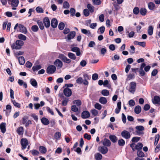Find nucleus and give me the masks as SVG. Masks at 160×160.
I'll use <instances>...</instances> for the list:
<instances>
[{
  "label": "nucleus",
  "instance_id": "nucleus-1",
  "mask_svg": "<svg viewBox=\"0 0 160 160\" xmlns=\"http://www.w3.org/2000/svg\"><path fill=\"white\" fill-rule=\"evenodd\" d=\"M23 42L21 40H17L15 43H13L11 45V47L12 49H20L22 46L23 45Z\"/></svg>",
  "mask_w": 160,
  "mask_h": 160
},
{
  "label": "nucleus",
  "instance_id": "nucleus-2",
  "mask_svg": "<svg viewBox=\"0 0 160 160\" xmlns=\"http://www.w3.org/2000/svg\"><path fill=\"white\" fill-rule=\"evenodd\" d=\"M136 83L135 82H132L130 83L129 91L132 93H134L136 90Z\"/></svg>",
  "mask_w": 160,
  "mask_h": 160
},
{
  "label": "nucleus",
  "instance_id": "nucleus-3",
  "mask_svg": "<svg viewBox=\"0 0 160 160\" xmlns=\"http://www.w3.org/2000/svg\"><path fill=\"white\" fill-rule=\"evenodd\" d=\"M56 67L54 65H50L49 66L47 69V72L48 74H52L54 73L56 71Z\"/></svg>",
  "mask_w": 160,
  "mask_h": 160
},
{
  "label": "nucleus",
  "instance_id": "nucleus-4",
  "mask_svg": "<svg viewBox=\"0 0 160 160\" xmlns=\"http://www.w3.org/2000/svg\"><path fill=\"white\" fill-rule=\"evenodd\" d=\"M58 58L61 59L63 62L68 64L70 63L71 62L70 59L67 58L63 54H60L58 56Z\"/></svg>",
  "mask_w": 160,
  "mask_h": 160
},
{
  "label": "nucleus",
  "instance_id": "nucleus-5",
  "mask_svg": "<svg viewBox=\"0 0 160 160\" xmlns=\"http://www.w3.org/2000/svg\"><path fill=\"white\" fill-rule=\"evenodd\" d=\"M21 144L22 146V149H25L28 144V141L26 138H22L21 140Z\"/></svg>",
  "mask_w": 160,
  "mask_h": 160
},
{
  "label": "nucleus",
  "instance_id": "nucleus-6",
  "mask_svg": "<svg viewBox=\"0 0 160 160\" xmlns=\"http://www.w3.org/2000/svg\"><path fill=\"white\" fill-rule=\"evenodd\" d=\"M122 136L126 139H128L131 137V134L130 133L126 130L122 131L121 133Z\"/></svg>",
  "mask_w": 160,
  "mask_h": 160
},
{
  "label": "nucleus",
  "instance_id": "nucleus-7",
  "mask_svg": "<svg viewBox=\"0 0 160 160\" xmlns=\"http://www.w3.org/2000/svg\"><path fill=\"white\" fill-rule=\"evenodd\" d=\"M83 77L84 78L83 80V84L84 85H88L89 83L88 80H89L91 79V77L88 75L87 74H84L83 75Z\"/></svg>",
  "mask_w": 160,
  "mask_h": 160
},
{
  "label": "nucleus",
  "instance_id": "nucleus-8",
  "mask_svg": "<svg viewBox=\"0 0 160 160\" xmlns=\"http://www.w3.org/2000/svg\"><path fill=\"white\" fill-rule=\"evenodd\" d=\"M98 151L101 153L104 154L107 153L108 149V148L105 146H100L98 147Z\"/></svg>",
  "mask_w": 160,
  "mask_h": 160
},
{
  "label": "nucleus",
  "instance_id": "nucleus-9",
  "mask_svg": "<svg viewBox=\"0 0 160 160\" xmlns=\"http://www.w3.org/2000/svg\"><path fill=\"white\" fill-rule=\"evenodd\" d=\"M101 142L103 146L106 147H109L111 145L110 141L106 138H105L103 140H102L101 141Z\"/></svg>",
  "mask_w": 160,
  "mask_h": 160
},
{
  "label": "nucleus",
  "instance_id": "nucleus-10",
  "mask_svg": "<svg viewBox=\"0 0 160 160\" xmlns=\"http://www.w3.org/2000/svg\"><path fill=\"white\" fill-rule=\"evenodd\" d=\"M63 93L66 97H70L72 94V91L71 89L68 88H65L63 90Z\"/></svg>",
  "mask_w": 160,
  "mask_h": 160
},
{
  "label": "nucleus",
  "instance_id": "nucleus-11",
  "mask_svg": "<svg viewBox=\"0 0 160 160\" xmlns=\"http://www.w3.org/2000/svg\"><path fill=\"white\" fill-rule=\"evenodd\" d=\"M137 130L136 131V133L138 135H140L142 133V131L144 129V127L142 126H137L135 127Z\"/></svg>",
  "mask_w": 160,
  "mask_h": 160
},
{
  "label": "nucleus",
  "instance_id": "nucleus-12",
  "mask_svg": "<svg viewBox=\"0 0 160 160\" xmlns=\"http://www.w3.org/2000/svg\"><path fill=\"white\" fill-rule=\"evenodd\" d=\"M54 64L58 68H61L63 65L62 62L59 59H56L54 61Z\"/></svg>",
  "mask_w": 160,
  "mask_h": 160
},
{
  "label": "nucleus",
  "instance_id": "nucleus-13",
  "mask_svg": "<svg viewBox=\"0 0 160 160\" xmlns=\"http://www.w3.org/2000/svg\"><path fill=\"white\" fill-rule=\"evenodd\" d=\"M152 101L153 104L160 105V98L159 96H155Z\"/></svg>",
  "mask_w": 160,
  "mask_h": 160
},
{
  "label": "nucleus",
  "instance_id": "nucleus-14",
  "mask_svg": "<svg viewBox=\"0 0 160 160\" xmlns=\"http://www.w3.org/2000/svg\"><path fill=\"white\" fill-rule=\"evenodd\" d=\"M19 28V30L20 32L24 34H26L27 32V30L25 27L23 25L19 24L18 26Z\"/></svg>",
  "mask_w": 160,
  "mask_h": 160
},
{
  "label": "nucleus",
  "instance_id": "nucleus-15",
  "mask_svg": "<svg viewBox=\"0 0 160 160\" xmlns=\"http://www.w3.org/2000/svg\"><path fill=\"white\" fill-rule=\"evenodd\" d=\"M45 26L46 28H48L50 26V21L48 17H45L43 20Z\"/></svg>",
  "mask_w": 160,
  "mask_h": 160
},
{
  "label": "nucleus",
  "instance_id": "nucleus-16",
  "mask_svg": "<svg viewBox=\"0 0 160 160\" xmlns=\"http://www.w3.org/2000/svg\"><path fill=\"white\" fill-rule=\"evenodd\" d=\"M90 116V113L88 111H84L82 113L81 117L82 118L86 119L89 117Z\"/></svg>",
  "mask_w": 160,
  "mask_h": 160
},
{
  "label": "nucleus",
  "instance_id": "nucleus-17",
  "mask_svg": "<svg viewBox=\"0 0 160 160\" xmlns=\"http://www.w3.org/2000/svg\"><path fill=\"white\" fill-rule=\"evenodd\" d=\"M71 51L73 52H76L77 56H79L81 54L80 49L78 47H74L72 48Z\"/></svg>",
  "mask_w": 160,
  "mask_h": 160
},
{
  "label": "nucleus",
  "instance_id": "nucleus-18",
  "mask_svg": "<svg viewBox=\"0 0 160 160\" xmlns=\"http://www.w3.org/2000/svg\"><path fill=\"white\" fill-rule=\"evenodd\" d=\"M76 32L75 31L71 32L67 35V39L68 40L73 38L75 36Z\"/></svg>",
  "mask_w": 160,
  "mask_h": 160
},
{
  "label": "nucleus",
  "instance_id": "nucleus-19",
  "mask_svg": "<svg viewBox=\"0 0 160 160\" xmlns=\"http://www.w3.org/2000/svg\"><path fill=\"white\" fill-rule=\"evenodd\" d=\"M51 26L53 28H56L58 25V21L55 18H53L52 19L51 22Z\"/></svg>",
  "mask_w": 160,
  "mask_h": 160
},
{
  "label": "nucleus",
  "instance_id": "nucleus-20",
  "mask_svg": "<svg viewBox=\"0 0 160 160\" xmlns=\"http://www.w3.org/2000/svg\"><path fill=\"white\" fill-rule=\"evenodd\" d=\"M6 123L3 122L1 123L0 125V129L3 133H4L6 131Z\"/></svg>",
  "mask_w": 160,
  "mask_h": 160
},
{
  "label": "nucleus",
  "instance_id": "nucleus-21",
  "mask_svg": "<svg viewBox=\"0 0 160 160\" xmlns=\"http://www.w3.org/2000/svg\"><path fill=\"white\" fill-rule=\"evenodd\" d=\"M81 32L88 36H91V32L90 30H87L85 29H82L81 30Z\"/></svg>",
  "mask_w": 160,
  "mask_h": 160
},
{
  "label": "nucleus",
  "instance_id": "nucleus-22",
  "mask_svg": "<svg viewBox=\"0 0 160 160\" xmlns=\"http://www.w3.org/2000/svg\"><path fill=\"white\" fill-rule=\"evenodd\" d=\"M41 121L42 123L45 125H48L49 123V120L45 118H42L41 119Z\"/></svg>",
  "mask_w": 160,
  "mask_h": 160
},
{
  "label": "nucleus",
  "instance_id": "nucleus-23",
  "mask_svg": "<svg viewBox=\"0 0 160 160\" xmlns=\"http://www.w3.org/2000/svg\"><path fill=\"white\" fill-rule=\"evenodd\" d=\"M30 82L32 86L35 87L37 88L38 86V83L33 78L31 79Z\"/></svg>",
  "mask_w": 160,
  "mask_h": 160
},
{
  "label": "nucleus",
  "instance_id": "nucleus-24",
  "mask_svg": "<svg viewBox=\"0 0 160 160\" xmlns=\"http://www.w3.org/2000/svg\"><path fill=\"white\" fill-rule=\"evenodd\" d=\"M153 28L152 26H149L148 29V34L151 36L153 34Z\"/></svg>",
  "mask_w": 160,
  "mask_h": 160
},
{
  "label": "nucleus",
  "instance_id": "nucleus-25",
  "mask_svg": "<svg viewBox=\"0 0 160 160\" xmlns=\"http://www.w3.org/2000/svg\"><path fill=\"white\" fill-rule=\"evenodd\" d=\"M109 138L110 140L113 143L116 142L118 140L117 137L114 135H110Z\"/></svg>",
  "mask_w": 160,
  "mask_h": 160
},
{
  "label": "nucleus",
  "instance_id": "nucleus-26",
  "mask_svg": "<svg viewBox=\"0 0 160 160\" xmlns=\"http://www.w3.org/2000/svg\"><path fill=\"white\" fill-rule=\"evenodd\" d=\"M17 132L19 135H23L24 132L23 128L22 127H20L17 128Z\"/></svg>",
  "mask_w": 160,
  "mask_h": 160
},
{
  "label": "nucleus",
  "instance_id": "nucleus-27",
  "mask_svg": "<svg viewBox=\"0 0 160 160\" xmlns=\"http://www.w3.org/2000/svg\"><path fill=\"white\" fill-rule=\"evenodd\" d=\"M134 44L143 47H144L146 45V43L144 42H139L137 41H135L134 42Z\"/></svg>",
  "mask_w": 160,
  "mask_h": 160
},
{
  "label": "nucleus",
  "instance_id": "nucleus-28",
  "mask_svg": "<svg viewBox=\"0 0 160 160\" xmlns=\"http://www.w3.org/2000/svg\"><path fill=\"white\" fill-rule=\"evenodd\" d=\"M99 102L101 104H105L107 103V101L106 98L104 97H101L99 99Z\"/></svg>",
  "mask_w": 160,
  "mask_h": 160
},
{
  "label": "nucleus",
  "instance_id": "nucleus-29",
  "mask_svg": "<svg viewBox=\"0 0 160 160\" xmlns=\"http://www.w3.org/2000/svg\"><path fill=\"white\" fill-rule=\"evenodd\" d=\"M141 108L139 105L136 106L134 108V112L136 114H139L141 112Z\"/></svg>",
  "mask_w": 160,
  "mask_h": 160
},
{
  "label": "nucleus",
  "instance_id": "nucleus-30",
  "mask_svg": "<svg viewBox=\"0 0 160 160\" xmlns=\"http://www.w3.org/2000/svg\"><path fill=\"white\" fill-rule=\"evenodd\" d=\"M96 160H101L102 158V155L99 153H97L94 155Z\"/></svg>",
  "mask_w": 160,
  "mask_h": 160
},
{
  "label": "nucleus",
  "instance_id": "nucleus-31",
  "mask_svg": "<svg viewBox=\"0 0 160 160\" xmlns=\"http://www.w3.org/2000/svg\"><path fill=\"white\" fill-rule=\"evenodd\" d=\"M68 56L71 59L75 60L76 58V57L74 54L69 52L68 53Z\"/></svg>",
  "mask_w": 160,
  "mask_h": 160
},
{
  "label": "nucleus",
  "instance_id": "nucleus-32",
  "mask_svg": "<svg viewBox=\"0 0 160 160\" xmlns=\"http://www.w3.org/2000/svg\"><path fill=\"white\" fill-rule=\"evenodd\" d=\"M39 149L40 152L42 153L45 154L47 152L46 148L42 146H40Z\"/></svg>",
  "mask_w": 160,
  "mask_h": 160
},
{
  "label": "nucleus",
  "instance_id": "nucleus-33",
  "mask_svg": "<svg viewBox=\"0 0 160 160\" xmlns=\"http://www.w3.org/2000/svg\"><path fill=\"white\" fill-rule=\"evenodd\" d=\"M19 3L18 0H13L11 2V5L13 7H17Z\"/></svg>",
  "mask_w": 160,
  "mask_h": 160
},
{
  "label": "nucleus",
  "instance_id": "nucleus-34",
  "mask_svg": "<svg viewBox=\"0 0 160 160\" xmlns=\"http://www.w3.org/2000/svg\"><path fill=\"white\" fill-rule=\"evenodd\" d=\"M18 61L19 63L21 65H23L25 62V59L23 56L20 57L18 58Z\"/></svg>",
  "mask_w": 160,
  "mask_h": 160
},
{
  "label": "nucleus",
  "instance_id": "nucleus-35",
  "mask_svg": "<svg viewBox=\"0 0 160 160\" xmlns=\"http://www.w3.org/2000/svg\"><path fill=\"white\" fill-rule=\"evenodd\" d=\"M142 144L141 142H139L136 145L135 149L138 150V151L142 149Z\"/></svg>",
  "mask_w": 160,
  "mask_h": 160
},
{
  "label": "nucleus",
  "instance_id": "nucleus-36",
  "mask_svg": "<svg viewBox=\"0 0 160 160\" xmlns=\"http://www.w3.org/2000/svg\"><path fill=\"white\" fill-rule=\"evenodd\" d=\"M87 8L88 9L89 11L91 12H92L94 11V7L90 4H88L87 5Z\"/></svg>",
  "mask_w": 160,
  "mask_h": 160
},
{
  "label": "nucleus",
  "instance_id": "nucleus-37",
  "mask_svg": "<svg viewBox=\"0 0 160 160\" xmlns=\"http://www.w3.org/2000/svg\"><path fill=\"white\" fill-rule=\"evenodd\" d=\"M30 152L31 153L32 155L33 156H38L39 154V152L38 150L35 149L30 150Z\"/></svg>",
  "mask_w": 160,
  "mask_h": 160
},
{
  "label": "nucleus",
  "instance_id": "nucleus-38",
  "mask_svg": "<svg viewBox=\"0 0 160 160\" xmlns=\"http://www.w3.org/2000/svg\"><path fill=\"white\" fill-rule=\"evenodd\" d=\"M147 10L144 8H141L140 10V14L142 16H145L147 13Z\"/></svg>",
  "mask_w": 160,
  "mask_h": 160
},
{
  "label": "nucleus",
  "instance_id": "nucleus-39",
  "mask_svg": "<svg viewBox=\"0 0 160 160\" xmlns=\"http://www.w3.org/2000/svg\"><path fill=\"white\" fill-rule=\"evenodd\" d=\"M102 94L104 96H108L109 95V91L106 89H103L102 91Z\"/></svg>",
  "mask_w": 160,
  "mask_h": 160
},
{
  "label": "nucleus",
  "instance_id": "nucleus-40",
  "mask_svg": "<svg viewBox=\"0 0 160 160\" xmlns=\"http://www.w3.org/2000/svg\"><path fill=\"white\" fill-rule=\"evenodd\" d=\"M41 68V66L40 65H36L34 66L32 68V69L33 71H35L38 70Z\"/></svg>",
  "mask_w": 160,
  "mask_h": 160
},
{
  "label": "nucleus",
  "instance_id": "nucleus-41",
  "mask_svg": "<svg viewBox=\"0 0 160 160\" xmlns=\"http://www.w3.org/2000/svg\"><path fill=\"white\" fill-rule=\"evenodd\" d=\"M148 6L149 9L151 10H153L155 7V5L154 3L152 2L149 3Z\"/></svg>",
  "mask_w": 160,
  "mask_h": 160
},
{
  "label": "nucleus",
  "instance_id": "nucleus-42",
  "mask_svg": "<svg viewBox=\"0 0 160 160\" xmlns=\"http://www.w3.org/2000/svg\"><path fill=\"white\" fill-rule=\"evenodd\" d=\"M37 23L40 29L41 30H43L44 28V27L42 21L40 20H38L37 21Z\"/></svg>",
  "mask_w": 160,
  "mask_h": 160
},
{
  "label": "nucleus",
  "instance_id": "nucleus-43",
  "mask_svg": "<svg viewBox=\"0 0 160 160\" xmlns=\"http://www.w3.org/2000/svg\"><path fill=\"white\" fill-rule=\"evenodd\" d=\"M137 155L138 157L141 158L144 157L145 155L144 153L141 150L138 151L137 152Z\"/></svg>",
  "mask_w": 160,
  "mask_h": 160
},
{
  "label": "nucleus",
  "instance_id": "nucleus-44",
  "mask_svg": "<svg viewBox=\"0 0 160 160\" xmlns=\"http://www.w3.org/2000/svg\"><path fill=\"white\" fill-rule=\"evenodd\" d=\"M160 135L158 134L155 136V139L154 143V145L156 146L158 143V141L159 139Z\"/></svg>",
  "mask_w": 160,
  "mask_h": 160
},
{
  "label": "nucleus",
  "instance_id": "nucleus-45",
  "mask_svg": "<svg viewBox=\"0 0 160 160\" xmlns=\"http://www.w3.org/2000/svg\"><path fill=\"white\" fill-rule=\"evenodd\" d=\"M76 82L78 84H83V80L82 77H79L76 80Z\"/></svg>",
  "mask_w": 160,
  "mask_h": 160
},
{
  "label": "nucleus",
  "instance_id": "nucleus-46",
  "mask_svg": "<svg viewBox=\"0 0 160 160\" xmlns=\"http://www.w3.org/2000/svg\"><path fill=\"white\" fill-rule=\"evenodd\" d=\"M118 143L119 146H123L125 144V142L124 140L122 139L118 140Z\"/></svg>",
  "mask_w": 160,
  "mask_h": 160
},
{
  "label": "nucleus",
  "instance_id": "nucleus-47",
  "mask_svg": "<svg viewBox=\"0 0 160 160\" xmlns=\"http://www.w3.org/2000/svg\"><path fill=\"white\" fill-rule=\"evenodd\" d=\"M31 30L34 32H37L38 30V28L36 25H33L31 28Z\"/></svg>",
  "mask_w": 160,
  "mask_h": 160
},
{
  "label": "nucleus",
  "instance_id": "nucleus-48",
  "mask_svg": "<svg viewBox=\"0 0 160 160\" xmlns=\"http://www.w3.org/2000/svg\"><path fill=\"white\" fill-rule=\"evenodd\" d=\"M92 2L94 5H98L102 3L101 0H92Z\"/></svg>",
  "mask_w": 160,
  "mask_h": 160
},
{
  "label": "nucleus",
  "instance_id": "nucleus-49",
  "mask_svg": "<svg viewBox=\"0 0 160 160\" xmlns=\"http://www.w3.org/2000/svg\"><path fill=\"white\" fill-rule=\"evenodd\" d=\"M140 11L139 8L138 7H135L133 10V13L135 15H137L138 14Z\"/></svg>",
  "mask_w": 160,
  "mask_h": 160
},
{
  "label": "nucleus",
  "instance_id": "nucleus-50",
  "mask_svg": "<svg viewBox=\"0 0 160 160\" xmlns=\"http://www.w3.org/2000/svg\"><path fill=\"white\" fill-rule=\"evenodd\" d=\"M73 103L76 104L77 106H80L82 104L81 101L80 100H74L73 101Z\"/></svg>",
  "mask_w": 160,
  "mask_h": 160
},
{
  "label": "nucleus",
  "instance_id": "nucleus-51",
  "mask_svg": "<svg viewBox=\"0 0 160 160\" xmlns=\"http://www.w3.org/2000/svg\"><path fill=\"white\" fill-rule=\"evenodd\" d=\"M70 7V5L69 3L67 2H64L63 3V8H69Z\"/></svg>",
  "mask_w": 160,
  "mask_h": 160
},
{
  "label": "nucleus",
  "instance_id": "nucleus-52",
  "mask_svg": "<svg viewBox=\"0 0 160 160\" xmlns=\"http://www.w3.org/2000/svg\"><path fill=\"white\" fill-rule=\"evenodd\" d=\"M18 38L19 39L23 40H25L27 38V37L21 34H19L18 35Z\"/></svg>",
  "mask_w": 160,
  "mask_h": 160
},
{
  "label": "nucleus",
  "instance_id": "nucleus-53",
  "mask_svg": "<svg viewBox=\"0 0 160 160\" xmlns=\"http://www.w3.org/2000/svg\"><path fill=\"white\" fill-rule=\"evenodd\" d=\"M12 102L15 107L19 108L21 107L20 104L16 102L15 100H12Z\"/></svg>",
  "mask_w": 160,
  "mask_h": 160
},
{
  "label": "nucleus",
  "instance_id": "nucleus-54",
  "mask_svg": "<svg viewBox=\"0 0 160 160\" xmlns=\"http://www.w3.org/2000/svg\"><path fill=\"white\" fill-rule=\"evenodd\" d=\"M92 114L94 116H97L98 114V112L95 109H92L91 110Z\"/></svg>",
  "mask_w": 160,
  "mask_h": 160
},
{
  "label": "nucleus",
  "instance_id": "nucleus-55",
  "mask_svg": "<svg viewBox=\"0 0 160 160\" xmlns=\"http://www.w3.org/2000/svg\"><path fill=\"white\" fill-rule=\"evenodd\" d=\"M36 10L37 12L38 13H41L43 12V9L40 7H37L36 9Z\"/></svg>",
  "mask_w": 160,
  "mask_h": 160
},
{
  "label": "nucleus",
  "instance_id": "nucleus-56",
  "mask_svg": "<svg viewBox=\"0 0 160 160\" xmlns=\"http://www.w3.org/2000/svg\"><path fill=\"white\" fill-rule=\"evenodd\" d=\"M58 27L60 30H63L65 27L64 24L62 22H61L59 23Z\"/></svg>",
  "mask_w": 160,
  "mask_h": 160
},
{
  "label": "nucleus",
  "instance_id": "nucleus-57",
  "mask_svg": "<svg viewBox=\"0 0 160 160\" xmlns=\"http://www.w3.org/2000/svg\"><path fill=\"white\" fill-rule=\"evenodd\" d=\"M71 110L74 112H76L78 111V108L75 105H73L71 107Z\"/></svg>",
  "mask_w": 160,
  "mask_h": 160
},
{
  "label": "nucleus",
  "instance_id": "nucleus-58",
  "mask_svg": "<svg viewBox=\"0 0 160 160\" xmlns=\"http://www.w3.org/2000/svg\"><path fill=\"white\" fill-rule=\"evenodd\" d=\"M140 138L139 137H133L132 139V142H137L139 141Z\"/></svg>",
  "mask_w": 160,
  "mask_h": 160
},
{
  "label": "nucleus",
  "instance_id": "nucleus-59",
  "mask_svg": "<svg viewBox=\"0 0 160 160\" xmlns=\"http://www.w3.org/2000/svg\"><path fill=\"white\" fill-rule=\"evenodd\" d=\"M83 14L86 17H87L89 15V11L87 9H85L83 10Z\"/></svg>",
  "mask_w": 160,
  "mask_h": 160
},
{
  "label": "nucleus",
  "instance_id": "nucleus-60",
  "mask_svg": "<svg viewBox=\"0 0 160 160\" xmlns=\"http://www.w3.org/2000/svg\"><path fill=\"white\" fill-rule=\"evenodd\" d=\"M54 136L56 139H58L60 138L61 134L60 132H57L55 133Z\"/></svg>",
  "mask_w": 160,
  "mask_h": 160
},
{
  "label": "nucleus",
  "instance_id": "nucleus-61",
  "mask_svg": "<svg viewBox=\"0 0 160 160\" xmlns=\"http://www.w3.org/2000/svg\"><path fill=\"white\" fill-rule=\"evenodd\" d=\"M95 108L98 110H100L102 108V106L101 105L98 103H96L94 106Z\"/></svg>",
  "mask_w": 160,
  "mask_h": 160
},
{
  "label": "nucleus",
  "instance_id": "nucleus-62",
  "mask_svg": "<svg viewBox=\"0 0 160 160\" xmlns=\"http://www.w3.org/2000/svg\"><path fill=\"white\" fill-rule=\"evenodd\" d=\"M128 104L130 107L133 106L135 104V101L133 100H130L128 102Z\"/></svg>",
  "mask_w": 160,
  "mask_h": 160
},
{
  "label": "nucleus",
  "instance_id": "nucleus-63",
  "mask_svg": "<svg viewBox=\"0 0 160 160\" xmlns=\"http://www.w3.org/2000/svg\"><path fill=\"white\" fill-rule=\"evenodd\" d=\"M84 138L88 140H90L91 138V136L90 135L88 134L87 133H85L84 134Z\"/></svg>",
  "mask_w": 160,
  "mask_h": 160
},
{
  "label": "nucleus",
  "instance_id": "nucleus-64",
  "mask_svg": "<svg viewBox=\"0 0 160 160\" xmlns=\"http://www.w3.org/2000/svg\"><path fill=\"white\" fill-rule=\"evenodd\" d=\"M98 75L97 73H95L92 75V78L93 80H96L98 79Z\"/></svg>",
  "mask_w": 160,
  "mask_h": 160
}]
</instances>
